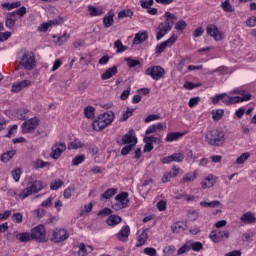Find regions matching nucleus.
<instances>
[{
  "label": "nucleus",
  "mask_w": 256,
  "mask_h": 256,
  "mask_svg": "<svg viewBox=\"0 0 256 256\" xmlns=\"http://www.w3.org/2000/svg\"><path fill=\"white\" fill-rule=\"evenodd\" d=\"M165 21L158 25V31L156 32V40L161 41L162 37L167 35L173 26L175 25V21H177V16L171 12H165L164 14Z\"/></svg>",
  "instance_id": "f257e3e1"
},
{
  "label": "nucleus",
  "mask_w": 256,
  "mask_h": 256,
  "mask_svg": "<svg viewBox=\"0 0 256 256\" xmlns=\"http://www.w3.org/2000/svg\"><path fill=\"white\" fill-rule=\"evenodd\" d=\"M115 121V112L107 111L98 116L96 120L92 123L94 131H103L106 127H109L111 123Z\"/></svg>",
  "instance_id": "f03ea898"
},
{
  "label": "nucleus",
  "mask_w": 256,
  "mask_h": 256,
  "mask_svg": "<svg viewBox=\"0 0 256 256\" xmlns=\"http://www.w3.org/2000/svg\"><path fill=\"white\" fill-rule=\"evenodd\" d=\"M205 139L208 145H211L212 147H221V145L225 143V132L219 129L210 130L206 133Z\"/></svg>",
  "instance_id": "7ed1b4c3"
},
{
  "label": "nucleus",
  "mask_w": 256,
  "mask_h": 256,
  "mask_svg": "<svg viewBox=\"0 0 256 256\" xmlns=\"http://www.w3.org/2000/svg\"><path fill=\"white\" fill-rule=\"evenodd\" d=\"M28 187L23 189L19 194H18V199H21V201L27 199V197L39 193L43 189V182L41 180H35L32 183H28Z\"/></svg>",
  "instance_id": "20e7f679"
},
{
  "label": "nucleus",
  "mask_w": 256,
  "mask_h": 256,
  "mask_svg": "<svg viewBox=\"0 0 256 256\" xmlns=\"http://www.w3.org/2000/svg\"><path fill=\"white\" fill-rule=\"evenodd\" d=\"M19 55H22L19 63L22 65V67H24L26 71H32V69H35L37 62L35 61V55L33 52L22 50Z\"/></svg>",
  "instance_id": "39448f33"
},
{
  "label": "nucleus",
  "mask_w": 256,
  "mask_h": 256,
  "mask_svg": "<svg viewBox=\"0 0 256 256\" xmlns=\"http://www.w3.org/2000/svg\"><path fill=\"white\" fill-rule=\"evenodd\" d=\"M116 203L113 204L112 209L114 211H121V209H127L129 207V193L121 192L115 197Z\"/></svg>",
  "instance_id": "423d86ee"
},
{
  "label": "nucleus",
  "mask_w": 256,
  "mask_h": 256,
  "mask_svg": "<svg viewBox=\"0 0 256 256\" xmlns=\"http://www.w3.org/2000/svg\"><path fill=\"white\" fill-rule=\"evenodd\" d=\"M145 75L151 77L153 81H159L165 77V69L159 65L152 66L145 70Z\"/></svg>",
  "instance_id": "0eeeda50"
},
{
  "label": "nucleus",
  "mask_w": 256,
  "mask_h": 256,
  "mask_svg": "<svg viewBox=\"0 0 256 256\" xmlns=\"http://www.w3.org/2000/svg\"><path fill=\"white\" fill-rule=\"evenodd\" d=\"M32 239L37 241V243H45L47 242V231L45 230V226L38 225L31 230Z\"/></svg>",
  "instance_id": "6e6552de"
},
{
  "label": "nucleus",
  "mask_w": 256,
  "mask_h": 256,
  "mask_svg": "<svg viewBox=\"0 0 256 256\" xmlns=\"http://www.w3.org/2000/svg\"><path fill=\"white\" fill-rule=\"evenodd\" d=\"M219 101H222V103H225V105H235V103H239V98L235 96H229L223 93V94H217L216 96H214L212 103L214 105H217Z\"/></svg>",
  "instance_id": "1a4fd4ad"
},
{
  "label": "nucleus",
  "mask_w": 256,
  "mask_h": 256,
  "mask_svg": "<svg viewBox=\"0 0 256 256\" xmlns=\"http://www.w3.org/2000/svg\"><path fill=\"white\" fill-rule=\"evenodd\" d=\"M69 239V232L63 228H56L52 231L51 241L53 243H63Z\"/></svg>",
  "instance_id": "9d476101"
},
{
  "label": "nucleus",
  "mask_w": 256,
  "mask_h": 256,
  "mask_svg": "<svg viewBox=\"0 0 256 256\" xmlns=\"http://www.w3.org/2000/svg\"><path fill=\"white\" fill-rule=\"evenodd\" d=\"M65 151H67V144L64 142H56L51 147L50 157L51 159L57 160Z\"/></svg>",
  "instance_id": "9b49d317"
},
{
  "label": "nucleus",
  "mask_w": 256,
  "mask_h": 256,
  "mask_svg": "<svg viewBox=\"0 0 256 256\" xmlns=\"http://www.w3.org/2000/svg\"><path fill=\"white\" fill-rule=\"evenodd\" d=\"M177 41V35L173 34L169 39L165 40L164 42H161L158 44L155 48V54L161 55L167 47H173L175 45V42Z\"/></svg>",
  "instance_id": "f8f14e48"
},
{
  "label": "nucleus",
  "mask_w": 256,
  "mask_h": 256,
  "mask_svg": "<svg viewBox=\"0 0 256 256\" xmlns=\"http://www.w3.org/2000/svg\"><path fill=\"white\" fill-rule=\"evenodd\" d=\"M122 145H129L135 147L137 145V135H135V130L130 129L121 139Z\"/></svg>",
  "instance_id": "ddd939ff"
},
{
  "label": "nucleus",
  "mask_w": 256,
  "mask_h": 256,
  "mask_svg": "<svg viewBox=\"0 0 256 256\" xmlns=\"http://www.w3.org/2000/svg\"><path fill=\"white\" fill-rule=\"evenodd\" d=\"M206 33L210 37H213L214 41H222L223 39V32L215 24H209L206 27Z\"/></svg>",
  "instance_id": "4468645a"
},
{
  "label": "nucleus",
  "mask_w": 256,
  "mask_h": 256,
  "mask_svg": "<svg viewBox=\"0 0 256 256\" xmlns=\"http://www.w3.org/2000/svg\"><path fill=\"white\" fill-rule=\"evenodd\" d=\"M39 127V119L37 117L30 118L22 124L23 133H33Z\"/></svg>",
  "instance_id": "2eb2a0df"
},
{
  "label": "nucleus",
  "mask_w": 256,
  "mask_h": 256,
  "mask_svg": "<svg viewBox=\"0 0 256 256\" xmlns=\"http://www.w3.org/2000/svg\"><path fill=\"white\" fill-rule=\"evenodd\" d=\"M185 159V154L179 152V153H174L170 156L164 157L161 159V163L163 165H169V163H183Z\"/></svg>",
  "instance_id": "dca6fc26"
},
{
  "label": "nucleus",
  "mask_w": 256,
  "mask_h": 256,
  "mask_svg": "<svg viewBox=\"0 0 256 256\" xmlns=\"http://www.w3.org/2000/svg\"><path fill=\"white\" fill-rule=\"evenodd\" d=\"M224 237H225V239H229L228 230H225V231L213 230L209 234V239H211V241L213 243H221V241H223Z\"/></svg>",
  "instance_id": "f3484780"
},
{
  "label": "nucleus",
  "mask_w": 256,
  "mask_h": 256,
  "mask_svg": "<svg viewBox=\"0 0 256 256\" xmlns=\"http://www.w3.org/2000/svg\"><path fill=\"white\" fill-rule=\"evenodd\" d=\"M181 169L177 167H172L170 171L165 172L161 178L162 183H169L171 179L177 177L179 175Z\"/></svg>",
  "instance_id": "a211bd4d"
},
{
  "label": "nucleus",
  "mask_w": 256,
  "mask_h": 256,
  "mask_svg": "<svg viewBox=\"0 0 256 256\" xmlns=\"http://www.w3.org/2000/svg\"><path fill=\"white\" fill-rule=\"evenodd\" d=\"M240 221H241V223H244L245 225H255L256 215H255V213L248 211L240 217Z\"/></svg>",
  "instance_id": "6ab92c4d"
},
{
  "label": "nucleus",
  "mask_w": 256,
  "mask_h": 256,
  "mask_svg": "<svg viewBox=\"0 0 256 256\" xmlns=\"http://www.w3.org/2000/svg\"><path fill=\"white\" fill-rule=\"evenodd\" d=\"M129 235H131V228L126 225L120 229V231L116 234V237L119 241L125 243L129 240Z\"/></svg>",
  "instance_id": "aec40b11"
},
{
  "label": "nucleus",
  "mask_w": 256,
  "mask_h": 256,
  "mask_svg": "<svg viewBox=\"0 0 256 256\" xmlns=\"http://www.w3.org/2000/svg\"><path fill=\"white\" fill-rule=\"evenodd\" d=\"M187 132H170L165 138L166 143H173V141H179L181 137H185Z\"/></svg>",
  "instance_id": "412c9836"
},
{
  "label": "nucleus",
  "mask_w": 256,
  "mask_h": 256,
  "mask_svg": "<svg viewBox=\"0 0 256 256\" xmlns=\"http://www.w3.org/2000/svg\"><path fill=\"white\" fill-rule=\"evenodd\" d=\"M27 87H31L30 80H23L21 82H16L12 85V92L13 93H19L22 89H25Z\"/></svg>",
  "instance_id": "4be33fe9"
},
{
  "label": "nucleus",
  "mask_w": 256,
  "mask_h": 256,
  "mask_svg": "<svg viewBox=\"0 0 256 256\" xmlns=\"http://www.w3.org/2000/svg\"><path fill=\"white\" fill-rule=\"evenodd\" d=\"M117 73H118L117 66H112L106 69L105 72L101 74V79L102 81H107L108 79H112V77H115Z\"/></svg>",
  "instance_id": "5701e85b"
},
{
  "label": "nucleus",
  "mask_w": 256,
  "mask_h": 256,
  "mask_svg": "<svg viewBox=\"0 0 256 256\" xmlns=\"http://www.w3.org/2000/svg\"><path fill=\"white\" fill-rule=\"evenodd\" d=\"M149 39V34L147 31L138 32L135 34L133 45H141V43H144V41H147Z\"/></svg>",
  "instance_id": "b1692460"
},
{
  "label": "nucleus",
  "mask_w": 256,
  "mask_h": 256,
  "mask_svg": "<svg viewBox=\"0 0 256 256\" xmlns=\"http://www.w3.org/2000/svg\"><path fill=\"white\" fill-rule=\"evenodd\" d=\"M115 17V13L113 10L108 11L107 15L103 18V27L105 29H109L115 23V20L113 19Z\"/></svg>",
  "instance_id": "393cba45"
},
{
  "label": "nucleus",
  "mask_w": 256,
  "mask_h": 256,
  "mask_svg": "<svg viewBox=\"0 0 256 256\" xmlns=\"http://www.w3.org/2000/svg\"><path fill=\"white\" fill-rule=\"evenodd\" d=\"M234 93H237L240 96H235L236 98H239L238 103H243V101H250L251 100V93L240 90V89H234Z\"/></svg>",
  "instance_id": "a878e982"
},
{
  "label": "nucleus",
  "mask_w": 256,
  "mask_h": 256,
  "mask_svg": "<svg viewBox=\"0 0 256 256\" xmlns=\"http://www.w3.org/2000/svg\"><path fill=\"white\" fill-rule=\"evenodd\" d=\"M200 207H210V209H223V204L219 200H214L212 202L201 201Z\"/></svg>",
  "instance_id": "bb28decb"
},
{
  "label": "nucleus",
  "mask_w": 256,
  "mask_h": 256,
  "mask_svg": "<svg viewBox=\"0 0 256 256\" xmlns=\"http://www.w3.org/2000/svg\"><path fill=\"white\" fill-rule=\"evenodd\" d=\"M185 229H187V223H185V222H176L171 225L172 233H177V234L183 233V231H185Z\"/></svg>",
  "instance_id": "cd10ccee"
},
{
  "label": "nucleus",
  "mask_w": 256,
  "mask_h": 256,
  "mask_svg": "<svg viewBox=\"0 0 256 256\" xmlns=\"http://www.w3.org/2000/svg\"><path fill=\"white\" fill-rule=\"evenodd\" d=\"M197 179V171L189 172L183 176V178L180 180V183L182 185H185V183H191Z\"/></svg>",
  "instance_id": "c85d7f7f"
},
{
  "label": "nucleus",
  "mask_w": 256,
  "mask_h": 256,
  "mask_svg": "<svg viewBox=\"0 0 256 256\" xmlns=\"http://www.w3.org/2000/svg\"><path fill=\"white\" fill-rule=\"evenodd\" d=\"M202 188L209 189L215 185V176L213 174L208 175L202 182Z\"/></svg>",
  "instance_id": "c756f323"
},
{
  "label": "nucleus",
  "mask_w": 256,
  "mask_h": 256,
  "mask_svg": "<svg viewBox=\"0 0 256 256\" xmlns=\"http://www.w3.org/2000/svg\"><path fill=\"white\" fill-rule=\"evenodd\" d=\"M122 221H123V219L121 218V216L110 215L108 217V219L106 220V223L110 227H115V225H119V223H121Z\"/></svg>",
  "instance_id": "7c9ffc66"
},
{
  "label": "nucleus",
  "mask_w": 256,
  "mask_h": 256,
  "mask_svg": "<svg viewBox=\"0 0 256 256\" xmlns=\"http://www.w3.org/2000/svg\"><path fill=\"white\" fill-rule=\"evenodd\" d=\"M16 239L21 243H27L29 241H33V236L29 232L19 233L16 235Z\"/></svg>",
  "instance_id": "2f4dec72"
},
{
  "label": "nucleus",
  "mask_w": 256,
  "mask_h": 256,
  "mask_svg": "<svg viewBox=\"0 0 256 256\" xmlns=\"http://www.w3.org/2000/svg\"><path fill=\"white\" fill-rule=\"evenodd\" d=\"M147 239H149V235L147 234V231L143 230L142 233L138 236L136 247H143V245H145L147 242Z\"/></svg>",
  "instance_id": "473e14b6"
},
{
  "label": "nucleus",
  "mask_w": 256,
  "mask_h": 256,
  "mask_svg": "<svg viewBox=\"0 0 256 256\" xmlns=\"http://www.w3.org/2000/svg\"><path fill=\"white\" fill-rule=\"evenodd\" d=\"M88 11L91 17H101V15H103V9L97 8L95 6H88Z\"/></svg>",
  "instance_id": "72a5a7b5"
},
{
  "label": "nucleus",
  "mask_w": 256,
  "mask_h": 256,
  "mask_svg": "<svg viewBox=\"0 0 256 256\" xmlns=\"http://www.w3.org/2000/svg\"><path fill=\"white\" fill-rule=\"evenodd\" d=\"M19 7H21V1L2 4V8L6 9L7 11H12V9H19Z\"/></svg>",
  "instance_id": "f704fd0d"
},
{
  "label": "nucleus",
  "mask_w": 256,
  "mask_h": 256,
  "mask_svg": "<svg viewBox=\"0 0 256 256\" xmlns=\"http://www.w3.org/2000/svg\"><path fill=\"white\" fill-rule=\"evenodd\" d=\"M83 147H85V144L83 142H81V140L79 139H74L69 145H68V149H83Z\"/></svg>",
  "instance_id": "c9c22d12"
},
{
  "label": "nucleus",
  "mask_w": 256,
  "mask_h": 256,
  "mask_svg": "<svg viewBox=\"0 0 256 256\" xmlns=\"http://www.w3.org/2000/svg\"><path fill=\"white\" fill-rule=\"evenodd\" d=\"M84 115L86 119H94L95 118V107L87 106L84 108Z\"/></svg>",
  "instance_id": "e433bc0d"
},
{
  "label": "nucleus",
  "mask_w": 256,
  "mask_h": 256,
  "mask_svg": "<svg viewBox=\"0 0 256 256\" xmlns=\"http://www.w3.org/2000/svg\"><path fill=\"white\" fill-rule=\"evenodd\" d=\"M114 195H117V188H109L102 195V199H111Z\"/></svg>",
  "instance_id": "4c0bfd02"
},
{
  "label": "nucleus",
  "mask_w": 256,
  "mask_h": 256,
  "mask_svg": "<svg viewBox=\"0 0 256 256\" xmlns=\"http://www.w3.org/2000/svg\"><path fill=\"white\" fill-rule=\"evenodd\" d=\"M221 8L225 13H233V11H235V8H233L229 0H225L224 2H222Z\"/></svg>",
  "instance_id": "58836bf2"
},
{
  "label": "nucleus",
  "mask_w": 256,
  "mask_h": 256,
  "mask_svg": "<svg viewBox=\"0 0 256 256\" xmlns=\"http://www.w3.org/2000/svg\"><path fill=\"white\" fill-rule=\"evenodd\" d=\"M114 48L116 49V53H125V51H127V46L123 45L121 40H116L114 42Z\"/></svg>",
  "instance_id": "ea45409f"
},
{
  "label": "nucleus",
  "mask_w": 256,
  "mask_h": 256,
  "mask_svg": "<svg viewBox=\"0 0 256 256\" xmlns=\"http://www.w3.org/2000/svg\"><path fill=\"white\" fill-rule=\"evenodd\" d=\"M79 251L82 256L89 255L93 251V247L91 246H85V243H81L79 245Z\"/></svg>",
  "instance_id": "a19ab883"
},
{
  "label": "nucleus",
  "mask_w": 256,
  "mask_h": 256,
  "mask_svg": "<svg viewBox=\"0 0 256 256\" xmlns=\"http://www.w3.org/2000/svg\"><path fill=\"white\" fill-rule=\"evenodd\" d=\"M134 13L131 9H124L118 13V19H125L126 17H133Z\"/></svg>",
  "instance_id": "79ce46f5"
},
{
  "label": "nucleus",
  "mask_w": 256,
  "mask_h": 256,
  "mask_svg": "<svg viewBox=\"0 0 256 256\" xmlns=\"http://www.w3.org/2000/svg\"><path fill=\"white\" fill-rule=\"evenodd\" d=\"M249 157H251V154L249 152H245L243 153L241 156H239L235 163L236 165H243L245 163V161H247V159H249Z\"/></svg>",
  "instance_id": "37998d69"
},
{
  "label": "nucleus",
  "mask_w": 256,
  "mask_h": 256,
  "mask_svg": "<svg viewBox=\"0 0 256 256\" xmlns=\"http://www.w3.org/2000/svg\"><path fill=\"white\" fill-rule=\"evenodd\" d=\"M47 165H49V162H45L41 159H36L33 162L34 169H44V167H47Z\"/></svg>",
  "instance_id": "c03bdc74"
},
{
  "label": "nucleus",
  "mask_w": 256,
  "mask_h": 256,
  "mask_svg": "<svg viewBox=\"0 0 256 256\" xmlns=\"http://www.w3.org/2000/svg\"><path fill=\"white\" fill-rule=\"evenodd\" d=\"M82 163H85V154L78 155L72 160V165L74 167H78V165H81Z\"/></svg>",
  "instance_id": "a18cd8bd"
},
{
  "label": "nucleus",
  "mask_w": 256,
  "mask_h": 256,
  "mask_svg": "<svg viewBox=\"0 0 256 256\" xmlns=\"http://www.w3.org/2000/svg\"><path fill=\"white\" fill-rule=\"evenodd\" d=\"M125 61L130 69H133L134 67L141 65V62L137 59L125 58Z\"/></svg>",
  "instance_id": "49530a36"
},
{
  "label": "nucleus",
  "mask_w": 256,
  "mask_h": 256,
  "mask_svg": "<svg viewBox=\"0 0 256 256\" xmlns=\"http://www.w3.org/2000/svg\"><path fill=\"white\" fill-rule=\"evenodd\" d=\"M14 156L15 150L8 151L1 156V161H3V163H8V161L13 159Z\"/></svg>",
  "instance_id": "de8ad7c7"
},
{
  "label": "nucleus",
  "mask_w": 256,
  "mask_h": 256,
  "mask_svg": "<svg viewBox=\"0 0 256 256\" xmlns=\"http://www.w3.org/2000/svg\"><path fill=\"white\" fill-rule=\"evenodd\" d=\"M11 175L16 183H19L21 179V175H23V170L21 168H17L11 172Z\"/></svg>",
  "instance_id": "09e8293b"
},
{
  "label": "nucleus",
  "mask_w": 256,
  "mask_h": 256,
  "mask_svg": "<svg viewBox=\"0 0 256 256\" xmlns=\"http://www.w3.org/2000/svg\"><path fill=\"white\" fill-rule=\"evenodd\" d=\"M53 25H59V21L57 20H50L47 23H43L41 25V30L42 31H47L49 29V27H53Z\"/></svg>",
  "instance_id": "8fccbe9b"
},
{
  "label": "nucleus",
  "mask_w": 256,
  "mask_h": 256,
  "mask_svg": "<svg viewBox=\"0 0 256 256\" xmlns=\"http://www.w3.org/2000/svg\"><path fill=\"white\" fill-rule=\"evenodd\" d=\"M140 6L142 7V9H149L150 7H153V4L155 3L154 0H140L139 1Z\"/></svg>",
  "instance_id": "3c124183"
},
{
  "label": "nucleus",
  "mask_w": 256,
  "mask_h": 256,
  "mask_svg": "<svg viewBox=\"0 0 256 256\" xmlns=\"http://www.w3.org/2000/svg\"><path fill=\"white\" fill-rule=\"evenodd\" d=\"M201 83H193V82H190V81H186L184 83V88L185 89H188V91H191L193 89H197V87H201Z\"/></svg>",
  "instance_id": "603ef678"
},
{
  "label": "nucleus",
  "mask_w": 256,
  "mask_h": 256,
  "mask_svg": "<svg viewBox=\"0 0 256 256\" xmlns=\"http://www.w3.org/2000/svg\"><path fill=\"white\" fill-rule=\"evenodd\" d=\"M225 112L222 109H218L216 111H212V119L213 121H219Z\"/></svg>",
  "instance_id": "864d4df0"
},
{
  "label": "nucleus",
  "mask_w": 256,
  "mask_h": 256,
  "mask_svg": "<svg viewBox=\"0 0 256 256\" xmlns=\"http://www.w3.org/2000/svg\"><path fill=\"white\" fill-rule=\"evenodd\" d=\"M63 187V181L62 180H55L54 182H51L50 189L52 191H57L58 189H61Z\"/></svg>",
  "instance_id": "5fc2aeb1"
},
{
  "label": "nucleus",
  "mask_w": 256,
  "mask_h": 256,
  "mask_svg": "<svg viewBox=\"0 0 256 256\" xmlns=\"http://www.w3.org/2000/svg\"><path fill=\"white\" fill-rule=\"evenodd\" d=\"M144 143H151L153 145V143H161V138H157L155 136H146L144 137Z\"/></svg>",
  "instance_id": "6e6d98bb"
},
{
  "label": "nucleus",
  "mask_w": 256,
  "mask_h": 256,
  "mask_svg": "<svg viewBox=\"0 0 256 256\" xmlns=\"http://www.w3.org/2000/svg\"><path fill=\"white\" fill-rule=\"evenodd\" d=\"M200 101H201V97H199V96L190 98V100L188 102V106L191 109H193V107H197V105H199Z\"/></svg>",
  "instance_id": "4d7b16f0"
},
{
  "label": "nucleus",
  "mask_w": 256,
  "mask_h": 256,
  "mask_svg": "<svg viewBox=\"0 0 256 256\" xmlns=\"http://www.w3.org/2000/svg\"><path fill=\"white\" fill-rule=\"evenodd\" d=\"M190 249H192V251L199 252L203 249V244L201 242H193L190 244Z\"/></svg>",
  "instance_id": "13d9d810"
},
{
  "label": "nucleus",
  "mask_w": 256,
  "mask_h": 256,
  "mask_svg": "<svg viewBox=\"0 0 256 256\" xmlns=\"http://www.w3.org/2000/svg\"><path fill=\"white\" fill-rule=\"evenodd\" d=\"M191 251V246L189 244H184L180 249L177 251V255H184V253H189Z\"/></svg>",
  "instance_id": "bf43d9fd"
},
{
  "label": "nucleus",
  "mask_w": 256,
  "mask_h": 256,
  "mask_svg": "<svg viewBox=\"0 0 256 256\" xmlns=\"http://www.w3.org/2000/svg\"><path fill=\"white\" fill-rule=\"evenodd\" d=\"M186 28H187V22H185L184 20H179L175 25L176 31H183V29H186Z\"/></svg>",
  "instance_id": "052dcab7"
},
{
  "label": "nucleus",
  "mask_w": 256,
  "mask_h": 256,
  "mask_svg": "<svg viewBox=\"0 0 256 256\" xmlns=\"http://www.w3.org/2000/svg\"><path fill=\"white\" fill-rule=\"evenodd\" d=\"M75 192V187H68L64 190V199H71V196Z\"/></svg>",
  "instance_id": "680f3d73"
},
{
  "label": "nucleus",
  "mask_w": 256,
  "mask_h": 256,
  "mask_svg": "<svg viewBox=\"0 0 256 256\" xmlns=\"http://www.w3.org/2000/svg\"><path fill=\"white\" fill-rule=\"evenodd\" d=\"M70 35L67 33H64L62 36L58 38V45H63L64 43H67L70 39Z\"/></svg>",
  "instance_id": "e2e57ef3"
},
{
  "label": "nucleus",
  "mask_w": 256,
  "mask_h": 256,
  "mask_svg": "<svg viewBox=\"0 0 256 256\" xmlns=\"http://www.w3.org/2000/svg\"><path fill=\"white\" fill-rule=\"evenodd\" d=\"M15 23H17V20L9 17L6 18L5 25L8 29H13V27H15Z\"/></svg>",
  "instance_id": "0e129e2a"
},
{
  "label": "nucleus",
  "mask_w": 256,
  "mask_h": 256,
  "mask_svg": "<svg viewBox=\"0 0 256 256\" xmlns=\"http://www.w3.org/2000/svg\"><path fill=\"white\" fill-rule=\"evenodd\" d=\"M12 220L14 223H23V214L22 213H14L12 215Z\"/></svg>",
  "instance_id": "69168bd1"
},
{
  "label": "nucleus",
  "mask_w": 256,
  "mask_h": 256,
  "mask_svg": "<svg viewBox=\"0 0 256 256\" xmlns=\"http://www.w3.org/2000/svg\"><path fill=\"white\" fill-rule=\"evenodd\" d=\"M144 254L148 256H157V249L147 247L144 249Z\"/></svg>",
  "instance_id": "338daca9"
},
{
  "label": "nucleus",
  "mask_w": 256,
  "mask_h": 256,
  "mask_svg": "<svg viewBox=\"0 0 256 256\" xmlns=\"http://www.w3.org/2000/svg\"><path fill=\"white\" fill-rule=\"evenodd\" d=\"M164 255H173L175 253V246H166L163 249Z\"/></svg>",
  "instance_id": "774afa93"
}]
</instances>
